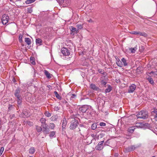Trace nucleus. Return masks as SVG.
Wrapping results in <instances>:
<instances>
[{"instance_id":"b1692460","label":"nucleus","mask_w":157,"mask_h":157,"mask_svg":"<svg viewBox=\"0 0 157 157\" xmlns=\"http://www.w3.org/2000/svg\"><path fill=\"white\" fill-rule=\"evenodd\" d=\"M105 131H101L100 133L98 135V136L100 138H102L105 135Z\"/></svg>"},{"instance_id":"4c0bfd02","label":"nucleus","mask_w":157,"mask_h":157,"mask_svg":"<svg viewBox=\"0 0 157 157\" xmlns=\"http://www.w3.org/2000/svg\"><path fill=\"white\" fill-rule=\"evenodd\" d=\"M55 125L54 123H50L49 124V127L52 129H53L55 128Z\"/></svg>"},{"instance_id":"dca6fc26","label":"nucleus","mask_w":157,"mask_h":157,"mask_svg":"<svg viewBox=\"0 0 157 157\" xmlns=\"http://www.w3.org/2000/svg\"><path fill=\"white\" fill-rule=\"evenodd\" d=\"M58 116L56 115H53L51 118L50 119L52 121H56L58 118Z\"/></svg>"},{"instance_id":"473e14b6","label":"nucleus","mask_w":157,"mask_h":157,"mask_svg":"<svg viewBox=\"0 0 157 157\" xmlns=\"http://www.w3.org/2000/svg\"><path fill=\"white\" fill-rule=\"evenodd\" d=\"M44 114L47 117H49L51 116L52 114L48 111H46L44 113Z\"/></svg>"},{"instance_id":"49530a36","label":"nucleus","mask_w":157,"mask_h":157,"mask_svg":"<svg viewBox=\"0 0 157 157\" xmlns=\"http://www.w3.org/2000/svg\"><path fill=\"white\" fill-rule=\"evenodd\" d=\"M152 112L155 113V116H157V109H154V111Z\"/></svg>"},{"instance_id":"2eb2a0df","label":"nucleus","mask_w":157,"mask_h":157,"mask_svg":"<svg viewBox=\"0 0 157 157\" xmlns=\"http://www.w3.org/2000/svg\"><path fill=\"white\" fill-rule=\"evenodd\" d=\"M116 63L117 65L119 67H122L123 66V64L122 61H121L120 59H117V60L116 62Z\"/></svg>"},{"instance_id":"39448f33","label":"nucleus","mask_w":157,"mask_h":157,"mask_svg":"<svg viewBox=\"0 0 157 157\" xmlns=\"http://www.w3.org/2000/svg\"><path fill=\"white\" fill-rule=\"evenodd\" d=\"M40 130L44 134L48 133L49 132V129L48 128V125L47 124H41V127H40Z\"/></svg>"},{"instance_id":"bf43d9fd","label":"nucleus","mask_w":157,"mask_h":157,"mask_svg":"<svg viewBox=\"0 0 157 157\" xmlns=\"http://www.w3.org/2000/svg\"><path fill=\"white\" fill-rule=\"evenodd\" d=\"M42 40H40V45H41V44H41V43H42L41 42H42Z\"/></svg>"},{"instance_id":"4be33fe9","label":"nucleus","mask_w":157,"mask_h":157,"mask_svg":"<svg viewBox=\"0 0 157 157\" xmlns=\"http://www.w3.org/2000/svg\"><path fill=\"white\" fill-rule=\"evenodd\" d=\"M44 73L45 75H46V77L48 78H50L51 76H50V74L49 72L45 70L44 71Z\"/></svg>"},{"instance_id":"052dcab7","label":"nucleus","mask_w":157,"mask_h":157,"mask_svg":"<svg viewBox=\"0 0 157 157\" xmlns=\"http://www.w3.org/2000/svg\"><path fill=\"white\" fill-rule=\"evenodd\" d=\"M155 119L156 120H157V116H155Z\"/></svg>"},{"instance_id":"680f3d73","label":"nucleus","mask_w":157,"mask_h":157,"mask_svg":"<svg viewBox=\"0 0 157 157\" xmlns=\"http://www.w3.org/2000/svg\"><path fill=\"white\" fill-rule=\"evenodd\" d=\"M63 102L64 103V102H65V103H67V102L65 101V100H64L63 101Z\"/></svg>"},{"instance_id":"e433bc0d","label":"nucleus","mask_w":157,"mask_h":157,"mask_svg":"<svg viewBox=\"0 0 157 157\" xmlns=\"http://www.w3.org/2000/svg\"><path fill=\"white\" fill-rule=\"evenodd\" d=\"M56 133V132L55 131H52L50 132L49 134V136L50 137H53Z\"/></svg>"},{"instance_id":"09e8293b","label":"nucleus","mask_w":157,"mask_h":157,"mask_svg":"<svg viewBox=\"0 0 157 157\" xmlns=\"http://www.w3.org/2000/svg\"><path fill=\"white\" fill-rule=\"evenodd\" d=\"M98 71H99V73H101V74H102L104 73L103 71L101 69H98Z\"/></svg>"},{"instance_id":"6ab92c4d","label":"nucleus","mask_w":157,"mask_h":157,"mask_svg":"<svg viewBox=\"0 0 157 157\" xmlns=\"http://www.w3.org/2000/svg\"><path fill=\"white\" fill-rule=\"evenodd\" d=\"M137 49L136 46L134 48H129V50L132 53H134Z\"/></svg>"},{"instance_id":"58836bf2","label":"nucleus","mask_w":157,"mask_h":157,"mask_svg":"<svg viewBox=\"0 0 157 157\" xmlns=\"http://www.w3.org/2000/svg\"><path fill=\"white\" fill-rule=\"evenodd\" d=\"M23 37V35L21 34H20L19 35V41L20 42L22 43V42H23L22 40V38Z\"/></svg>"},{"instance_id":"79ce46f5","label":"nucleus","mask_w":157,"mask_h":157,"mask_svg":"<svg viewBox=\"0 0 157 157\" xmlns=\"http://www.w3.org/2000/svg\"><path fill=\"white\" fill-rule=\"evenodd\" d=\"M76 97V95L75 94H71L70 98L71 100L72 99L75 98Z\"/></svg>"},{"instance_id":"a18cd8bd","label":"nucleus","mask_w":157,"mask_h":157,"mask_svg":"<svg viewBox=\"0 0 157 157\" xmlns=\"http://www.w3.org/2000/svg\"><path fill=\"white\" fill-rule=\"evenodd\" d=\"M34 77H36V78L39 77L38 73L37 72L36 73L35 71V73L34 74Z\"/></svg>"},{"instance_id":"338daca9","label":"nucleus","mask_w":157,"mask_h":157,"mask_svg":"<svg viewBox=\"0 0 157 157\" xmlns=\"http://www.w3.org/2000/svg\"><path fill=\"white\" fill-rule=\"evenodd\" d=\"M2 153L1 152H0V156L2 155Z\"/></svg>"},{"instance_id":"a878e982","label":"nucleus","mask_w":157,"mask_h":157,"mask_svg":"<svg viewBox=\"0 0 157 157\" xmlns=\"http://www.w3.org/2000/svg\"><path fill=\"white\" fill-rule=\"evenodd\" d=\"M35 151L34 148L32 147L29 149V152L30 154H33Z\"/></svg>"},{"instance_id":"412c9836","label":"nucleus","mask_w":157,"mask_h":157,"mask_svg":"<svg viewBox=\"0 0 157 157\" xmlns=\"http://www.w3.org/2000/svg\"><path fill=\"white\" fill-rule=\"evenodd\" d=\"M25 41L28 45H29L31 44V40L29 38H25Z\"/></svg>"},{"instance_id":"a211bd4d","label":"nucleus","mask_w":157,"mask_h":157,"mask_svg":"<svg viewBox=\"0 0 157 157\" xmlns=\"http://www.w3.org/2000/svg\"><path fill=\"white\" fill-rule=\"evenodd\" d=\"M121 61H122V62L123 63V66H126L128 65V63L127 62V60L124 58H123L121 59Z\"/></svg>"},{"instance_id":"0e129e2a","label":"nucleus","mask_w":157,"mask_h":157,"mask_svg":"<svg viewBox=\"0 0 157 157\" xmlns=\"http://www.w3.org/2000/svg\"><path fill=\"white\" fill-rule=\"evenodd\" d=\"M2 153L1 152H0V156L2 155Z\"/></svg>"},{"instance_id":"c03bdc74","label":"nucleus","mask_w":157,"mask_h":157,"mask_svg":"<svg viewBox=\"0 0 157 157\" xmlns=\"http://www.w3.org/2000/svg\"><path fill=\"white\" fill-rule=\"evenodd\" d=\"M64 0H58V2L60 4L62 5L63 3Z\"/></svg>"},{"instance_id":"6e6d98bb","label":"nucleus","mask_w":157,"mask_h":157,"mask_svg":"<svg viewBox=\"0 0 157 157\" xmlns=\"http://www.w3.org/2000/svg\"><path fill=\"white\" fill-rule=\"evenodd\" d=\"M115 59H116V61L117 60V59H119L118 58V57L117 56H115Z\"/></svg>"},{"instance_id":"603ef678","label":"nucleus","mask_w":157,"mask_h":157,"mask_svg":"<svg viewBox=\"0 0 157 157\" xmlns=\"http://www.w3.org/2000/svg\"><path fill=\"white\" fill-rule=\"evenodd\" d=\"M27 124L29 125H30V126L32 125V124H33V123L32 122H30V121H27Z\"/></svg>"},{"instance_id":"9d476101","label":"nucleus","mask_w":157,"mask_h":157,"mask_svg":"<svg viewBox=\"0 0 157 157\" xmlns=\"http://www.w3.org/2000/svg\"><path fill=\"white\" fill-rule=\"evenodd\" d=\"M90 89L94 91H97L98 92L101 91V90L95 84L91 83L90 84Z\"/></svg>"},{"instance_id":"f257e3e1","label":"nucleus","mask_w":157,"mask_h":157,"mask_svg":"<svg viewBox=\"0 0 157 157\" xmlns=\"http://www.w3.org/2000/svg\"><path fill=\"white\" fill-rule=\"evenodd\" d=\"M21 90L19 88H17L15 91L14 94L17 98V104L20 105L22 103V97L21 95Z\"/></svg>"},{"instance_id":"13d9d810","label":"nucleus","mask_w":157,"mask_h":157,"mask_svg":"<svg viewBox=\"0 0 157 157\" xmlns=\"http://www.w3.org/2000/svg\"><path fill=\"white\" fill-rule=\"evenodd\" d=\"M156 73V72H154L153 71H151L150 72V73L154 74V73Z\"/></svg>"},{"instance_id":"f3484780","label":"nucleus","mask_w":157,"mask_h":157,"mask_svg":"<svg viewBox=\"0 0 157 157\" xmlns=\"http://www.w3.org/2000/svg\"><path fill=\"white\" fill-rule=\"evenodd\" d=\"M70 29L72 32H75L76 33H77L78 32V30H77L73 26L70 27Z\"/></svg>"},{"instance_id":"864d4df0","label":"nucleus","mask_w":157,"mask_h":157,"mask_svg":"<svg viewBox=\"0 0 157 157\" xmlns=\"http://www.w3.org/2000/svg\"><path fill=\"white\" fill-rule=\"evenodd\" d=\"M65 129H64V130H63L62 129V134H64L65 133Z\"/></svg>"},{"instance_id":"0eeeda50","label":"nucleus","mask_w":157,"mask_h":157,"mask_svg":"<svg viewBox=\"0 0 157 157\" xmlns=\"http://www.w3.org/2000/svg\"><path fill=\"white\" fill-rule=\"evenodd\" d=\"M9 19V17L6 14L3 15L2 18V21L3 25H6L8 23Z\"/></svg>"},{"instance_id":"9b49d317","label":"nucleus","mask_w":157,"mask_h":157,"mask_svg":"<svg viewBox=\"0 0 157 157\" xmlns=\"http://www.w3.org/2000/svg\"><path fill=\"white\" fill-rule=\"evenodd\" d=\"M136 88V86L135 84H132L128 88V92L129 93H132L135 90Z\"/></svg>"},{"instance_id":"bb28decb","label":"nucleus","mask_w":157,"mask_h":157,"mask_svg":"<svg viewBox=\"0 0 157 157\" xmlns=\"http://www.w3.org/2000/svg\"><path fill=\"white\" fill-rule=\"evenodd\" d=\"M46 120L45 118H41L40 119V121L42 124H46Z\"/></svg>"},{"instance_id":"2f4dec72","label":"nucleus","mask_w":157,"mask_h":157,"mask_svg":"<svg viewBox=\"0 0 157 157\" xmlns=\"http://www.w3.org/2000/svg\"><path fill=\"white\" fill-rule=\"evenodd\" d=\"M36 0H27L25 1V2L27 4H29L34 2Z\"/></svg>"},{"instance_id":"37998d69","label":"nucleus","mask_w":157,"mask_h":157,"mask_svg":"<svg viewBox=\"0 0 157 157\" xmlns=\"http://www.w3.org/2000/svg\"><path fill=\"white\" fill-rule=\"evenodd\" d=\"M99 125L101 126H105L106 125V124L105 123L101 122L100 123Z\"/></svg>"},{"instance_id":"8fccbe9b","label":"nucleus","mask_w":157,"mask_h":157,"mask_svg":"<svg viewBox=\"0 0 157 157\" xmlns=\"http://www.w3.org/2000/svg\"><path fill=\"white\" fill-rule=\"evenodd\" d=\"M36 44H39V38L36 39Z\"/></svg>"},{"instance_id":"72a5a7b5","label":"nucleus","mask_w":157,"mask_h":157,"mask_svg":"<svg viewBox=\"0 0 157 157\" xmlns=\"http://www.w3.org/2000/svg\"><path fill=\"white\" fill-rule=\"evenodd\" d=\"M135 129V128L134 127H130L128 129V131L132 133L134 131Z\"/></svg>"},{"instance_id":"c85d7f7f","label":"nucleus","mask_w":157,"mask_h":157,"mask_svg":"<svg viewBox=\"0 0 157 157\" xmlns=\"http://www.w3.org/2000/svg\"><path fill=\"white\" fill-rule=\"evenodd\" d=\"M30 62L31 63L33 64V65H35V60L34 58H33L32 57H30Z\"/></svg>"},{"instance_id":"4468645a","label":"nucleus","mask_w":157,"mask_h":157,"mask_svg":"<svg viewBox=\"0 0 157 157\" xmlns=\"http://www.w3.org/2000/svg\"><path fill=\"white\" fill-rule=\"evenodd\" d=\"M70 2V0H64L63 3L62 5L64 7H67L69 4Z\"/></svg>"},{"instance_id":"cd10ccee","label":"nucleus","mask_w":157,"mask_h":157,"mask_svg":"<svg viewBox=\"0 0 157 157\" xmlns=\"http://www.w3.org/2000/svg\"><path fill=\"white\" fill-rule=\"evenodd\" d=\"M97 128V125L96 123H94L91 126V128L92 129L94 130L96 129Z\"/></svg>"},{"instance_id":"6e6552de","label":"nucleus","mask_w":157,"mask_h":157,"mask_svg":"<svg viewBox=\"0 0 157 157\" xmlns=\"http://www.w3.org/2000/svg\"><path fill=\"white\" fill-rule=\"evenodd\" d=\"M104 140L99 142L98 144L96 146V149L98 150H102L104 148Z\"/></svg>"},{"instance_id":"aec40b11","label":"nucleus","mask_w":157,"mask_h":157,"mask_svg":"<svg viewBox=\"0 0 157 157\" xmlns=\"http://www.w3.org/2000/svg\"><path fill=\"white\" fill-rule=\"evenodd\" d=\"M130 33L133 34L138 35L139 34L141 36H143L142 33L140 32H138L135 31H133L131 32Z\"/></svg>"},{"instance_id":"ddd939ff","label":"nucleus","mask_w":157,"mask_h":157,"mask_svg":"<svg viewBox=\"0 0 157 157\" xmlns=\"http://www.w3.org/2000/svg\"><path fill=\"white\" fill-rule=\"evenodd\" d=\"M135 147L134 146H131L125 148V150L127 151H131L134 150Z\"/></svg>"},{"instance_id":"69168bd1","label":"nucleus","mask_w":157,"mask_h":157,"mask_svg":"<svg viewBox=\"0 0 157 157\" xmlns=\"http://www.w3.org/2000/svg\"><path fill=\"white\" fill-rule=\"evenodd\" d=\"M2 153L1 152H0V156L2 155Z\"/></svg>"},{"instance_id":"20e7f679","label":"nucleus","mask_w":157,"mask_h":157,"mask_svg":"<svg viewBox=\"0 0 157 157\" xmlns=\"http://www.w3.org/2000/svg\"><path fill=\"white\" fill-rule=\"evenodd\" d=\"M78 131L81 135H83L86 132L87 128L83 124H80L78 128Z\"/></svg>"},{"instance_id":"ea45409f","label":"nucleus","mask_w":157,"mask_h":157,"mask_svg":"<svg viewBox=\"0 0 157 157\" xmlns=\"http://www.w3.org/2000/svg\"><path fill=\"white\" fill-rule=\"evenodd\" d=\"M33 10L32 7H29L27 8V13H31Z\"/></svg>"},{"instance_id":"f704fd0d","label":"nucleus","mask_w":157,"mask_h":157,"mask_svg":"<svg viewBox=\"0 0 157 157\" xmlns=\"http://www.w3.org/2000/svg\"><path fill=\"white\" fill-rule=\"evenodd\" d=\"M54 94H55L56 98L58 99H60L61 98V96L58 94V93L56 91L54 92Z\"/></svg>"},{"instance_id":"774afa93","label":"nucleus","mask_w":157,"mask_h":157,"mask_svg":"<svg viewBox=\"0 0 157 157\" xmlns=\"http://www.w3.org/2000/svg\"><path fill=\"white\" fill-rule=\"evenodd\" d=\"M96 131V133L98 132V130H97Z\"/></svg>"},{"instance_id":"3c124183","label":"nucleus","mask_w":157,"mask_h":157,"mask_svg":"<svg viewBox=\"0 0 157 157\" xmlns=\"http://www.w3.org/2000/svg\"><path fill=\"white\" fill-rule=\"evenodd\" d=\"M87 21L90 23H92L94 22L93 20L91 19H90L89 20H88Z\"/></svg>"},{"instance_id":"f8f14e48","label":"nucleus","mask_w":157,"mask_h":157,"mask_svg":"<svg viewBox=\"0 0 157 157\" xmlns=\"http://www.w3.org/2000/svg\"><path fill=\"white\" fill-rule=\"evenodd\" d=\"M67 121L66 118H64L63 121L62 128L63 130H64L65 129L66 127L67 124Z\"/></svg>"},{"instance_id":"f03ea898","label":"nucleus","mask_w":157,"mask_h":157,"mask_svg":"<svg viewBox=\"0 0 157 157\" xmlns=\"http://www.w3.org/2000/svg\"><path fill=\"white\" fill-rule=\"evenodd\" d=\"M79 110L82 113L86 112L89 115H90L91 113V109L90 106L87 105H84L79 108Z\"/></svg>"},{"instance_id":"423d86ee","label":"nucleus","mask_w":157,"mask_h":157,"mask_svg":"<svg viewBox=\"0 0 157 157\" xmlns=\"http://www.w3.org/2000/svg\"><path fill=\"white\" fill-rule=\"evenodd\" d=\"M78 121L76 119H74L72 120L71 122L70 126V129L73 130L75 128L78 126Z\"/></svg>"},{"instance_id":"c756f323","label":"nucleus","mask_w":157,"mask_h":157,"mask_svg":"<svg viewBox=\"0 0 157 157\" xmlns=\"http://www.w3.org/2000/svg\"><path fill=\"white\" fill-rule=\"evenodd\" d=\"M101 83V85L102 86H104L107 83V82L104 81L103 80H101L100 82Z\"/></svg>"},{"instance_id":"de8ad7c7","label":"nucleus","mask_w":157,"mask_h":157,"mask_svg":"<svg viewBox=\"0 0 157 157\" xmlns=\"http://www.w3.org/2000/svg\"><path fill=\"white\" fill-rule=\"evenodd\" d=\"M4 150V147H1L0 149V152H1L2 153Z\"/></svg>"},{"instance_id":"5701e85b","label":"nucleus","mask_w":157,"mask_h":157,"mask_svg":"<svg viewBox=\"0 0 157 157\" xmlns=\"http://www.w3.org/2000/svg\"><path fill=\"white\" fill-rule=\"evenodd\" d=\"M112 90V88L110 85H108V88L105 90V93H109Z\"/></svg>"},{"instance_id":"393cba45","label":"nucleus","mask_w":157,"mask_h":157,"mask_svg":"<svg viewBox=\"0 0 157 157\" xmlns=\"http://www.w3.org/2000/svg\"><path fill=\"white\" fill-rule=\"evenodd\" d=\"M14 106L12 105H9L8 107L9 111H10L13 109H14Z\"/></svg>"},{"instance_id":"4d7b16f0","label":"nucleus","mask_w":157,"mask_h":157,"mask_svg":"<svg viewBox=\"0 0 157 157\" xmlns=\"http://www.w3.org/2000/svg\"><path fill=\"white\" fill-rule=\"evenodd\" d=\"M91 136L93 137H94L95 136V135L94 134H92L91 135Z\"/></svg>"},{"instance_id":"a19ab883","label":"nucleus","mask_w":157,"mask_h":157,"mask_svg":"<svg viewBox=\"0 0 157 157\" xmlns=\"http://www.w3.org/2000/svg\"><path fill=\"white\" fill-rule=\"evenodd\" d=\"M54 109L55 111H57L59 109L60 107L58 106H55L54 107Z\"/></svg>"},{"instance_id":"1a4fd4ad","label":"nucleus","mask_w":157,"mask_h":157,"mask_svg":"<svg viewBox=\"0 0 157 157\" xmlns=\"http://www.w3.org/2000/svg\"><path fill=\"white\" fill-rule=\"evenodd\" d=\"M61 52L64 56H69L70 54L69 50L65 48H62Z\"/></svg>"},{"instance_id":"c9c22d12","label":"nucleus","mask_w":157,"mask_h":157,"mask_svg":"<svg viewBox=\"0 0 157 157\" xmlns=\"http://www.w3.org/2000/svg\"><path fill=\"white\" fill-rule=\"evenodd\" d=\"M148 80L149 82L151 84L153 85L154 84V82L153 79L151 78H148Z\"/></svg>"},{"instance_id":"e2e57ef3","label":"nucleus","mask_w":157,"mask_h":157,"mask_svg":"<svg viewBox=\"0 0 157 157\" xmlns=\"http://www.w3.org/2000/svg\"><path fill=\"white\" fill-rule=\"evenodd\" d=\"M154 74H155L156 75H157V72H156V73H154Z\"/></svg>"},{"instance_id":"5fc2aeb1","label":"nucleus","mask_w":157,"mask_h":157,"mask_svg":"<svg viewBox=\"0 0 157 157\" xmlns=\"http://www.w3.org/2000/svg\"><path fill=\"white\" fill-rule=\"evenodd\" d=\"M36 129H37V131L38 132H39V129H38V126H37L36 127Z\"/></svg>"},{"instance_id":"7c9ffc66","label":"nucleus","mask_w":157,"mask_h":157,"mask_svg":"<svg viewBox=\"0 0 157 157\" xmlns=\"http://www.w3.org/2000/svg\"><path fill=\"white\" fill-rule=\"evenodd\" d=\"M76 27L78 28V30L79 29H81L83 28V26L81 24H77L76 26Z\"/></svg>"},{"instance_id":"7ed1b4c3","label":"nucleus","mask_w":157,"mask_h":157,"mask_svg":"<svg viewBox=\"0 0 157 157\" xmlns=\"http://www.w3.org/2000/svg\"><path fill=\"white\" fill-rule=\"evenodd\" d=\"M147 112L145 111L142 110L137 115V118H140L144 120L146 119L148 117Z\"/></svg>"}]
</instances>
